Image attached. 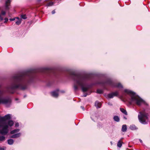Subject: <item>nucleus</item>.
Returning <instances> with one entry per match:
<instances>
[{
    "label": "nucleus",
    "instance_id": "obj_37",
    "mask_svg": "<svg viewBox=\"0 0 150 150\" xmlns=\"http://www.w3.org/2000/svg\"><path fill=\"white\" fill-rule=\"evenodd\" d=\"M139 141L140 142H141V143L142 142V141L141 139H139Z\"/></svg>",
    "mask_w": 150,
    "mask_h": 150
},
{
    "label": "nucleus",
    "instance_id": "obj_17",
    "mask_svg": "<svg viewBox=\"0 0 150 150\" xmlns=\"http://www.w3.org/2000/svg\"><path fill=\"white\" fill-rule=\"evenodd\" d=\"M6 14L5 11H2L1 14H0V20L2 21L3 20V18L1 17V15H4Z\"/></svg>",
    "mask_w": 150,
    "mask_h": 150
},
{
    "label": "nucleus",
    "instance_id": "obj_2",
    "mask_svg": "<svg viewBox=\"0 0 150 150\" xmlns=\"http://www.w3.org/2000/svg\"><path fill=\"white\" fill-rule=\"evenodd\" d=\"M71 76L74 80V89L75 91L77 90L78 86L81 87V89L83 92L87 91L88 89V87H84L85 82L87 80L90 79L91 75L89 74L81 75L77 74L75 72L71 71L70 72Z\"/></svg>",
    "mask_w": 150,
    "mask_h": 150
},
{
    "label": "nucleus",
    "instance_id": "obj_38",
    "mask_svg": "<svg viewBox=\"0 0 150 150\" xmlns=\"http://www.w3.org/2000/svg\"><path fill=\"white\" fill-rule=\"evenodd\" d=\"M18 100V98H16V100Z\"/></svg>",
    "mask_w": 150,
    "mask_h": 150
},
{
    "label": "nucleus",
    "instance_id": "obj_12",
    "mask_svg": "<svg viewBox=\"0 0 150 150\" xmlns=\"http://www.w3.org/2000/svg\"><path fill=\"white\" fill-rule=\"evenodd\" d=\"M13 122L12 120H9L8 121V122H7V125L8 126H8L11 127L13 125Z\"/></svg>",
    "mask_w": 150,
    "mask_h": 150
},
{
    "label": "nucleus",
    "instance_id": "obj_11",
    "mask_svg": "<svg viewBox=\"0 0 150 150\" xmlns=\"http://www.w3.org/2000/svg\"><path fill=\"white\" fill-rule=\"evenodd\" d=\"M95 106L97 108H99L101 107V103L98 101H96L95 104Z\"/></svg>",
    "mask_w": 150,
    "mask_h": 150
},
{
    "label": "nucleus",
    "instance_id": "obj_6",
    "mask_svg": "<svg viewBox=\"0 0 150 150\" xmlns=\"http://www.w3.org/2000/svg\"><path fill=\"white\" fill-rule=\"evenodd\" d=\"M4 93V91L0 90V104H7L10 103L11 102V100L10 98H6L2 97Z\"/></svg>",
    "mask_w": 150,
    "mask_h": 150
},
{
    "label": "nucleus",
    "instance_id": "obj_27",
    "mask_svg": "<svg viewBox=\"0 0 150 150\" xmlns=\"http://www.w3.org/2000/svg\"><path fill=\"white\" fill-rule=\"evenodd\" d=\"M21 18L25 19L26 18V17L25 15H22L21 16Z\"/></svg>",
    "mask_w": 150,
    "mask_h": 150
},
{
    "label": "nucleus",
    "instance_id": "obj_14",
    "mask_svg": "<svg viewBox=\"0 0 150 150\" xmlns=\"http://www.w3.org/2000/svg\"><path fill=\"white\" fill-rule=\"evenodd\" d=\"M120 110L125 115H127V112L126 111V110H125L124 108H120Z\"/></svg>",
    "mask_w": 150,
    "mask_h": 150
},
{
    "label": "nucleus",
    "instance_id": "obj_33",
    "mask_svg": "<svg viewBox=\"0 0 150 150\" xmlns=\"http://www.w3.org/2000/svg\"><path fill=\"white\" fill-rule=\"evenodd\" d=\"M108 104L109 105H112V104L110 103H108Z\"/></svg>",
    "mask_w": 150,
    "mask_h": 150
},
{
    "label": "nucleus",
    "instance_id": "obj_28",
    "mask_svg": "<svg viewBox=\"0 0 150 150\" xmlns=\"http://www.w3.org/2000/svg\"><path fill=\"white\" fill-rule=\"evenodd\" d=\"M16 18V17L14 18H13L9 19V20L11 21H12L15 20Z\"/></svg>",
    "mask_w": 150,
    "mask_h": 150
},
{
    "label": "nucleus",
    "instance_id": "obj_9",
    "mask_svg": "<svg viewBox=\"0 0 150 150\" xmlns=\"http://www.w3.org/2000/svg\"><path fill=\"white\" fill-rule=\"evenodd\" d=\"M58 91L59 90L57 89L55 91L52 92L51 93L52 96L54 97H57L58 96Z\"/></svg>",
    "mask_w": 150,
    "mask_h": 150
},
{
    "label": "nucleus",
    "instance_id": "obj_24",
    "mask_svg": "<svg viewBox=\"0 0 150 150\" xmlns=\"http://www.w3.org/2000/svg\"><path fill=\"white\" fill-rule=\"evenodd\" d=\"M117 146L118 147L120 148L122 146V143L121 142L120 140L117 143Z\"/></svg>",
    "mask_w": 150,
    "mask_h": 150
},
{
    "label": "nucleus",
    "instance_id": "obj_5",
    "mask_svg": "<svg viewBox=\"0 0 150 150\" xmlns=\"http://www.w3.org/2000/svg\"><path fill=\"white\" fill-rule=\"evenodd\" d=\"M138 118L139 121L141 123L144 125L147 124L148 121V115L144 112H140Z\"/></svg>",
    "mask_w": 150,
    "mask_h": 150
},
{
    "label": "nucleus",
    "instance_id": "obj_8",
    "mask_svg": "<svg viewBox=\"0 0 150 150\" xmlns=\"http://www.w3.org/2000/svg\"><path fill=\"white\" fill-rule=\"evenodd\" d=\"M11 1V0H7L6 1L5 3V9L6 10H8L9 9Z\"/></svg>",
    "mask_w": 150,
    "mask_h": 150
},
{
    "label": "nucleus",
    "instance_id": "obj_13",
    "mask_svg": "<svg viewBox=\"0 0 150 150\" xmlns=\"http://www.w3.org/2000/svg\"><path fill=\"white\" fill-rule=\"evenodd\" d=\"M122 131L123 132H125L127 131V126L125 125H123L122 126Z\"/></svg>",
    "mask_w": 150,
    "mask_h": 150
},
{
    "label": "nucleus",
    "instance_id": "obj_29",
    "mask_svg": "<svg viewBox=\"0 0 150 150\" xmlns=\"http://www.w3.org/2000/svg\"><path fill=\"white\" fill-rule=\"evenodd\" d=\"M4 23H6L8 21V19L7 18H5L4 19Z\"/></svg>",
    "mask_w": 150,
    "mask_h": 150
},
{
    "label": "nucleus",
    "instance_id": "obj_3",
    "mask_svg": "<svg viewBox=\"0 0 150 150\" xmlns=\"http://www.w3.org/2000/svg\"><path fill=\"white\" fill-rule=\"evenodd\" d=\"M11 118L9 114L5 115L4 116H0V133L3 135H6L8 132V126L6 120Z\"/></svg>",
    "mask_w": 150,
    "mask_h": 150
},
{
    "label": "nucleus",
    "instance_id": "obj_32",
    "mask_svg": "<svg viewBox=\"0 0 150 150\" xmlns=\"http://www.w3.org/2000/svg\"><path fill=\"white\" fill-rule=\"evenodd\" d=\"M87 96V94H85L83 95V96L84 97H86Z\"/></svg>",
    "mask_w": 150,
    "mask_h": 150
},
{
    "label": "nucleus",
    "instance_id": "obj_35",
    "mask_svg": "<svg viewBox=\"0 0 150 150\" xmlns=\"http://www.w3.org/2000/svg\"><path fill=\"white\" fill-rule=\"evenodd\" d=\"M0 150H4V149L3 148L0 147Z\"/></svg>",
    "mask_w": 150,
    "mask_h": 150
},
{
    "label": "nucleus",
    "instance_id": "obj_15",
    "mask_svg": "<svg viewBox=\"0 0 150 150\" xmlns=\"http://www.w3.org/2000/svg\"><path fill=\"white\" fill-rule=\"evenodd\" d=\"M8 144L9 145H12L14 142L13 140L12 139H9L7 141Z\"/></svg>",
    "mask_w": 150,
    "mask_h": 150
},
{
    "label": "nucleus",
    "instance_id": "obj_23",
    "mask_svg": "<svg viewBox=\"0 0 150 150\" xmlns=\"http://www.w3.org/2000/svg\"><path fill=\"white\" fill-rule=\"evenodd\" d=\"M53 4V3L52 1L50 2L47 3L46 6H51Z\"/></svg>",
    "mask_w": 150,
    "mask_h": 150
},
{
    "label": "nucleus",
    "instance_id": "obj_16",
    "mask_svg": "<svg viewBox=\"0 0 150 150\" xmlns=\"http://www.w3.org/2000/svg\"><path fill=\"white\" fill-rule=\"evenodd\" d=\"M130 129L132 130H135L137 128L135 125H132L130 126Z\"/></svg>",
    "mask_w": 150,
    "mask_h": 150
},
{
    "label": "nucleus",
    "instance_id": "obj_4",
    "mask_svg": "<svg viewBox=\"0 0 150 150\" xmlns=\"http://www.w3.org/2000/svg\"><path fill=\"white\" fill-rule=\"evenodd\" d=\"M124 91L125 93L130 95L131 100L132 101H135L136 104L137 105H140L142 103L146 104L144 100L139 97L137 96L136 95L135 93L126 89H125Z\"/></svg>",
    "mask_w": 150,
    "mask_h": 150
},
{
    "label": "nucleus",
    "instance_id": "obj_20",
    "mask_svg": "<svg viewBox=\"0 0 150 150\" xmlns=\"http://www.w3.org/2000/svg\"><path fill=\"white\" fill-rule=\"evenodd\" d=\"M19 131V129H16L13 130H12L11 131V134H14L16 133L17 132H18Z\"/></svg>",
    "mask_w": 150,
    "mask_h": 150
},
{
    "label": "nucleus",
    "instance_id": "obj_1",
    "mask_svg": "<svg viewBox=\"0 0 150 150\" xmlns=\"http://www.w3.org/2000/svg\"><path fill=\"white\" fill-rule=\"evenodd\" d=\"M35 70H31L14 76L12 83L8 89L13 90L19 88L24 90L27 88L28 84L31 83L35 77Z\"/></svg>",
    "mask_w": 150,
    "mask_h": 150
},
{
    "label": "nucleus",
    "instance_id": "obj_36",
    "mask_svg": "<svg viewBox=\"0 0 150 150\" xmlns=\"http://www.w3.org/2000/svg\"><path fill=\"white\" fill-rule=\"evenodd\" d=\"M124 118L125 119V120L127 119V117H125V116L124 117Z\"/></svg>",
    "mask_w": 150,
    "mask_h": 150
},
{
    "label": "nucleus",
    "instance_id": "obj_18",
    "mask_svg": "<svg viewBox=\"0 0 150 150\" xmlns=\"http://www.w3.org/2000/svg\"><path fill=\"white\" fill-rule=\"evenodd\" d=\"M16 18L18 19V20L16 21V23L18 25H20L21 23V21L19 19V18L17 17H16Z\"/></svg>",
    "mask_w": 150,
    "mask_h": 150
},
{
    "label": "nucleus",
    "instance_id": "obj_34",
    "mask_svg": "<svg viewBox=\"0 0 150 150\" xmlns=\"http://www.w3.org/2000/svg\"><path fill=\"white\" fill-rule=\"evenodd\" d=\"M81 108L83 110H84V108L83 107V106H81Z\"/></svg>",
    "mask_w": 150,
    "mask_h": 150
},
{
    "label": "nucleus",
    "instance_id": "obj_7",
    "mask_svg": "<svg viewBox=\"0 0 150 150\" xmlns=\"http://www.w3.org/2000/svg\"><path fill=\"white\" fill-rule=\"evenodd\" d=\"M106 83L112 87L119 88H123L122 86L120 83H115L110 79H109Z\"/></svg>",
    "mask_w": 150,
    "mask_h": 150
},
{
    "label": "nucleus",
    "instance_id": "obj_30",
    "mask_svg": "<svg viewBox=\"0 0 150 150\" xmlns=\"http://www.w3.org/2000/svg\"><path fill=\"white\" fill-rule=\"evenodd\" d=\"M16 127H17L19 126V124L18 123H16L15 125Z\"/></svg>",
    "mask_w": 150,
    "mask_h": 150
},
{
    "label": "nucleus",
    "instance_id": "obj_31",
    "mask_svg": "<svg viewBox=\"0 0 150 150\" xmlns=\"http://www.w3.org/2000/svg\"><path fill=\"white\" fill-rule=\"evenodd\" d=\"M52 14H54V13H55V10H54L52 11Z\"/></svg>",
    "mask_w": 150,
    "mask_h": 150
},
{
    "label": "nucleus",
    "instance_id": "obj_10",
    "mask_svg": "<svg viewBox=\"0 0 150 150\" xmlns=\"http://www.w3.org/2000/svg\"><path fill=\"white\" fill-rule=\"evenodd\" d=\"M21 134L20 133H19L15 134H14L11 136V137L12 138H16L20 136Z\"/></svg>",
    "mask_w": 150,
    "mask_h": 150
},
{
    "label": "nucleus",
    "instance_id": "obj_19",
    "mask_svg": "<svg viewBox=\"0 0 150 150\" xmlns=\"http://www.w3.org/2000/svg\"><path fill=\"white\" fill-rule=\"evenodd\" d=\"M113 119L116 122H118L120 121V119L118 116H114Z\"/></svg>",
    "mask_w": 150,
    "mask_h": 150
},
{
    "label": "nucleus",
    "instance_id": "obj_22",
    "mask_svg": "<svg viewBox=\"0 0 150 150\" xmlns=\"http://www.w3.org/2000/svg\"><path fill=\"white\" fill-rule=\"evenodd\" d=\"M113 96H116L118 95V92L117 91L112 93Z\"/></svg>",
    "mask_w": 150,
    "mask_h": 150
},
{
    "label": "nucleus",
    "instance_id": "obj_21",
    "mask_svg": "<svg viewBox=\"0 0 150 150\" xmlns=\"http://www.w3.org/2000/svg\"><path fill=\"white\" fill-rule=\"evenodd\" d=\"M113 97L112 93L109 94L107 95V97L110 98H112Z\"/></svg>",
    "mask_w": 150,
    "mask_h": 150
},
{
    "label": "nucleus",
    "instance_id": "obj_26",
    "mask_svg": "<svg viewBox=\"0 0 150 150\" xmlns=\"http://www.w3.org/2000/svg\"><path fill=\"white\" fill-rule=\"evenodd\" d=\"M5 139V137L4 136L0 137V141H3Z\"/></svg>",
    "mask_w": 150,
    "mask_h": 150
},
{
    "label": "nucleus",
    "instance_id": "obj_25",
    "mask_svg": "<svg viewBox=\"0 0 150 150\" xmlns=\"http://www.w3.org/2000/svg\"><path fill=\"white\" fill-rule=\"evenodd\" d=\"M97 93H98L101 94L103 93V91L101 89H98L97 90Z\"/></svg>",
    "mask_w": 150,
    "mask_h": 150
}]
</instances>
